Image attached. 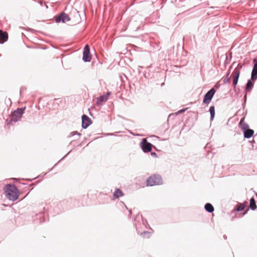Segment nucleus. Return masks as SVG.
Returning <instances> with one entry per match:
<instances>
[{
    "mask_svg": "<svg viewBox=\"0 0 257 257\" xmlns=\"http://www.w3.org/2000/svg\"><path fill=\"white\" fill-rule=\"evenodd\" d=\"M122 196H123V193L119 189H116L113 193V197L114 198H118Z\"/></svg>",
    "mask_w": 257,
    "mask_h": 257,
    "instance_id": "nucleus-15",
    "label": "nucleus"
},
{
    "mask_svg": "<svg viewBox=\"0 0 257 257\" xmlns=\"http://www.w3.org/2000/svg\"><path fill=\"white\" fill-rule=\"evenodd\" d=\"M209 111L211 115V120H213L215 115V108L214 106H212L209 108Z\"/></svg>",
    "mask_w": 257,
    "mask_h": 257,
    "instance_id": "nucleus-20",
    "label": "nucleus"
},
{
    "mask_svg": "<svg viewBox=\"0 0 257 257\" xmlns=\"http://www.w3.org/2000/svg\"><path fill=\"white\" fill-rule=\"evenodd\" d=\"M141 147L143 151L147 153L151 151L152 145L148 143L146 139H144L141 143Z\"/></svg>",
    "mask_w": 257,
    "mask_h": 257,
    "instance_id": "nucleus-5",
    "label": "nucleus"
},
{
    "mask_svg": "<svg viewBox=\"0 0 257 257\" xmlns=\"http://www.w3.org/2000/svg\"><path fill=\"white\" fill-rule=\"evenodd\" d=\"M239 125L240 128L243 131V132L245 131L248 127V125L244 122L243 119H241Z\"/></svg>",
    "mask_w": 257,
    "mask_h": 257,
    "instance_id": "nucleus-16",
    "label": "nucleus"
},
{
    "mask_svg": "<svg viewBox=\"0 0 257 257\" xmlns=\"http://www.w3.org/2000/svg\"><path fill=\"white\" fill-rule=\"evenodd\" d=\"M25 107L18 108L14 111L11 115V121L16 122L19 120L24 112Z\"/></svg>",
    "mask_w": 257,
    "mask_h": 257,
    "instance_id": "nucleus-3",
    "label": "nucleus"
},
{
    "mask_svg": "<svg viewBox=\"0 0 257 257\" xmlns=\"http://www.w3.org/2000/svg\"><path fill=\"white\" fill-rule=\"evenodd\" d=\"M215 92V90L214 88H211L208 92H207L204 96L203 103L206 104H209L214 95Z\"/></svg>",
    "mask_w": 257,
    "mask_h": 257,
    "instance_id": "nucleus-4",
    "label": "nucleus"
},
{
    "mask_svg": "<svg viewBox=\"0 0 257 257\" xmlns=\"http://www.w3.org/2000/svg\"><path fill=\"white\" fill-rule=\"evenodd\" d=\"M239 73L240 72L238 69H235L232 73L233 84L234 86H235L237 83Z\"/></svg>",
    "mask_w": 257,
    "mask_h": 257,
    "instance_id": "nucleus-9",
    "label": "nucleus"
},
{
    "mask_svg": "<svg viewBox=\"0 0 257 257\" xmlns=\"http://www.w3.org/2000/svg\"><path fill=\"white\" fill-rule=\"evenodd\" d=\"M70 20V19L69 17V16L65 14V13H62L59 16H57L55 18V21L57 23H59L61 21L63 23H66L67 22H68Z\"/></svg>",
    "mask_w": 257,
    "mask_h": 257,
    "instance_id": "nucleus-7",
    "label": "nucleus"
},
{
    "mask_svg": "<svg viewBox=\"0 0 257 257\" xmlns=\"http://www.w3.org/2000/svg\"><path fill=\"white\" fill-rule=\"evenodd\" d=\"M205 209L209 212H212L214 211V207L210 203H207L205 205Z\"/></svg>",
    "mask_w": 257,
    "mask_h": 257,
    "instance_id": "nucleus-17",
    "label": "nucleus"
},
{
    "mask_svg": "<svg viewBox=\"0 0 257 257\" xmlns=\"http://www.w3.org/2000/svg\"><path fill=\"white\" fill-rule=\"evenodd\" d=\"M91 123V120L87 115H83L82 116V126L84 128H87Z\"/></svg>",
    "mask_w": 257,
    "mask_h": 257,
    "instance_id": "nucleus-8",
    "label": "nucleus"
},
{
    "mask_svg": "<svg viewBox=\"0 0 257 257\" xmlns=\"http://www.w3.org/2000/svg\"><path fill=\"white\" fill-rule=\"evenodd\" d=\"M253 87V83L251 80H248L246 87V91H249Z\"/></svg>",
    "mask_w": 257,
    "mask_h": 257,
    "instance_id": "nucleus-19",
    "label": "nucleus"
},
{
    "mask_svg": "<svg viewBox=\"0 0 257 257\" xmlns=\"http://www.w3.org/2000/svg\"><path fill=\"white\" fill-rule=\"evenodd\" d=\"M147 186H153L162 184L163 180L159 175H153L149 177L146 181Z\"/></svg>",
    "mask_w": 257,
    "mask_h": 257,
    "instance_id": "nucleus-2",
    "label": "nucleus"
},
{
    "mask_svg": "<svg viewBox=\"0 0 257 257\" xmlns=\"http://www.w3.org/2000/svg\"><path fill=\"white\" fill-rule=\"evenodd\" d=\"M6 197L10 200L15 201L18 199L19 191L15 185L8 184L5 187Z\"/></svg>",
    "mask_w": 257,
    "mask_h": 257,
    "instance_id": "nucleus-1",
    "label": "nucleus"
},
{
    "mask_svg": "<svg viewBox=\"0 0 257 257\" xmlns=\"http://www.w3.org/2000/svg\"><path fill=\"white\" fill-rule=\"evenodd\" d=\"M247 206V202H244L242 204H239L237 205L236 210L238 211H242Z\"/></svg>",
    "mask_w": 257,
    "mask_h": 257,
    "instance_id": "nucleus-14",
    "label": "nucleus"
},
{
    "mask_svg": "<svg viewBox=\"0 0 257 257\" xmlns=\"http://www.w3.org/2000/svg\"><path fill=\"white\" fill-rule=\"evenodd\" d=\"M254 66L251 73V79L254 80L257 78V61L254 59Z\"/></svg>",
    "mask_w": 257,
    "mask_h": 257,
    "instance_id": "nucleus-12",
    "label": "nucleus"
},
{
    "mask_svg": "<svg viewBox=\"0 0 257 257\" xmlns=\"http://www.w3.org/2000/svg\"><path fill=\"white\" fill-rule=\"evenodd\" d=\"M110 95V92H107V94L105 95L100 96L98 98H97V100L96 102V104L98 105H99L103 102H105L108 97V96Z\"/></svg>",
    "mask_w": 257,
    "mask_h": 257,
    "instance_id": "nucleus-11",
    "label": "nucleus"
},
{
    "mask_svg": "<svg viewBox=\"0 0 257 257\" xmlns=\"http://www.w3.org/2000/svg\"><path fill=\"white\" fill-rule=\"evenodd\" d=\"M8 39V34L0 30V43H4Z\"/></svg>",
    "mask_w": 257,
    "mask_h": 257,
    "instance_id": "nucleus-10",
    "label": "nucleus"
},
{
    "mask_svg": "<svg viewBox=\"0 0 257 257\" xmlns=\"http://www.w3.org/2000/svg\"><path fill=\"white\" fill-rule=\"evenodd\" d=\"M249 207L252 210H254L256 207L255 200L253 198L250 200Z\"/></svg>",
    "mask_w": 257,
    "mask_h": 257,
    "instance_id": "nucleus-18",
    "label": "nucleus"
},
{
    "mask_svg": "<svg viewBox=\"0 0 257 257\" xmlns=\"http://www.w3.org/2000/svg\"><path fill=\"white\" fill-rule=\"evenodd\" d=\"M152 155H156V154H155V153H152Z\"/></svg>",
    "mask_w": 257,
    "mask_h": 257,
    "instance_id": "nucleus-22",
    "label": "nucleus"
},
{
    "mask_svg": "<svg viewBox=\"0 0 257 257\" xmlns=\"http://www.w3.org/2000/svg\"><path fill=\"white\" fill-rule=\"evenodd\" d=\"M91 56L90 54L89 47L88 45H86L83 51V60L85 62H89L91 60Z\"/></svg>",
    "mask_w": 257,
    "mask_h": 257,
    "instance_id": "nucleus-6",
    "label": "nucleus"
},
{
    "mask_svg": "<svg viewBox=\"0 0 257 257\" xmlns=\"http://www.w3.org/2000/svg\"><path fill=\"white\" fill-rule=\"evenodd\" d=\"M184 111H185L184 109L180 110L179 111H178V113H180L184 112Z\"/></svg>",
    "mask_w": 257,
    "mask_h": 257,
    "instance_id": "nucleus-21",
    "label": "nucleus"
},
{
    "mask_svg": "<svg viewBox=\"0 0 257 257\" xmlns=\"http://www.w3.org/2000/svg\"><path fill=\"white\" fill-rule=\"evenodd\" d=\"M253 131L250 129H246L244 131V136L246 138H249L253 134Z\"/></svg>",
    "mask_w": 257,
    "mask_h": 257,
    "instance_id": "nucleus-13",
    "label": "nucleus"
}]
</instances>
